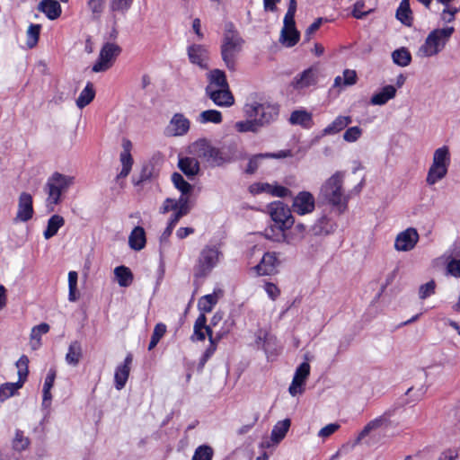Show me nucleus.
<instances>
[{"label":"nucleus","instance_id":"nucleus-1","mask_svg":"<svg viewBox=\"0 0 460 460\" xmlns=\"http://www.w3.org/2000/svg\"><path fill=\"white\" fill-rule=\"evenodd\" d=\"M344 172H336L322 185L319 199L328 205L335 208L339 214H343L348 209L349 195L343 190Z\"/></svg>","mask_w":460,"mask_h":460},{"label":"nucleus","instance_id":"nucleus-2","mask_svg":"<svg viewBox=\"0 0 460 460\" xmlns=\"http://www.w3.org/2000/svg\"><path fill=\"white\" fill-rule=\"evenodd\" d=\"M243 40L235 30L233 22H226L221 45V57L229 71L236 70L237 56L240 53Z\"/></svg>","mask_w":460,"mask_h":460},{"label":"nucleus","instance_id":"nucleus-3","mask_svg":"<svg viewBox=\"0 0 460 460\" xmlns=\"http://www.w3.org/2000/svg\"><path fill=\"white\" fill-rule=\"evenodd\" d=\"M269 213L273 225L265 228L264 235L267 239L271 240V234H278V230H288L294 224L295 219L292 216L290 208L282 201H273L268 206Z\"/></svg>","mask_w":460,"mask_h":460},{"label":"nucleus","instance_id":"nucleus-4","mask_svg":"<svg viewBox=\"0 0 460 460\" xmlns=\"http://www.w3.org/2000/svg\"><path fill=\"white\" fill-rule=\"evenodd\" d=\"M243 111L248 118H254L260 127L262 128L278 119L279 106L269 102L252 101L245 103Z\"/></svg>","mask_w":460,"mask_h":460},{"label":"nucleus","instance_id":"nucleus-5","mask_svg":"<svg viewBox=\"0 0 460 460\" xmlns=\"http://www.w3.org/2000/svg\"><path fill=\"white\" fill-rule=\"evenodd\" d=\"M450 165V153L447 146L435 150L432 164L428 171L426 181L429 185H434L447 174Z\"/></svg>","mask_w":460,"mask_h":460},{"label":"nucleus","instance_id":"nucleus-6","mask_svg":"<svg viewBox=\"0 0 460 460\" xmlns=\"http://www.w3.org/2000/svg\"><path fill=\"white\" fill-rule=\"evenodd\" d=\"M454 32V27L433 30L426 38L424 44L420 49V51L426 57L437 55L444 49Z\"/></svg>","mask_w":460,"mask_h":460},{"label":"nucleus","instance_id":"nucleus-7","mask_svg":"<svg viewBox=\"0 0 460 460\" xmlns=\"http://www.w3.org/2000/svg\"><path fill=\"white\" fill-rule=\"evenodd\" d=\"M74 177L66 176L59 172H54L48 180L46 190L49 205H57L60 202L62 192L66 191L73 184Z\"/></svg>","mask_w":460,"mask_h":460},{"label":"nucleus","instance_id":"nucleus-8","mask_svg":"<svg viewBox=\"0 0 460 460\" xmlns=\"http://www.w3.org/2000/svg\"><path fill=\"white\" fill-rule=\"evenodd\" d=\"M220 252L215 246H206L199 256L197 264L194 267L195 279H201L208 276L213 268L217 264Z\"/></svg>","mask_w":460,"mask_h":460},{"label":"nucleus","instance_id":"nucleus-9","mask_svg":"<svg viewBox=\"0 0 460 460\" xmlns=\"http://www.w3.org/2000/svg\"><path fill=\"white\" fill-rule=\"evenodd\" d=\"M121 49L115 43L107 42L101 49L98 60L93 66V72H104L113 65Z\"/></svg>","mask_w":460,"mask_h":460},{"label":"nucleus","instance_id":"nucleus-10","mask_svg":"<svg viewBox=\"0 0 460 460\" xmlns=\"http://www.w3.org/2000/svg\"><path fill=\"white\" fill-rule=\"evenodd\" d=\"M306 234V226L302 223H297L288 230H278V234H270L271 241L277 243H287L288 244H296L302 241Z\"/></svg>","mask_w":460,"mask_h":460},{"label":"nucleus","instance_id":"nucleus-11","mask_svg":"<svg viewBox=\"0 0 460 460\" xmlns=\"http://www.w3.org/2000/svg\"><path fill=\"white\" fill-rule=\"evenodd\" d=\"M225 325L227 326L226 329L222 328L218 332L215 334V337H209V344L208 348L205 349L199 362V369H202L208 360L214 355L217 349L218 342L230 332V329L235 325V321L233 317L229 316L226 322Z\"/></svg>","mask_w":460,"mask_h":460},{"label":"nucleus","instance_id":"nucleus-12","mask_svg":"<svg viewBox=\"0 0 460 460\" xmlns=\"http://www.w3.org/2000/svg\"><path fill=\"white\" fill-rule=\"evenodd\" d=\"M199 156L212 166H221L231 162V157L219 148L208 145L205 140L200 142Z\"/></svg>","mask_w":460,"mask_h":460},{"label":"nucleus","instance_id":"nucleus-13","mask_svg":"<svg viewBox=\"0 0 460 460\" xmlns=\"http://www.w3.org/2000/svg\"><path fill=\"white\" fill-rule=\"evenodd\" d=\"M315 208V200L313 194L309 191H300L293 199L292 209L300 216L313 212Z\"/></svg>","mask_w":460,"mask_h":460},{"label":"nucleus","instance_id":"nucleus-14","mask_svg":"<svg viewBox=\"0 0 460 460\" xmlns=\"http://www.w3.org/2000/svg\"><path fill=\"white\" fill-rule=\"evenodd\" d=\"M419 237L417 230L413 227H409L397 234L394 241V248L401 252L411 251L416 246Z\"/></svg>","mask_w":460,"mask_h":460},{"label":"nucleus","instance_id":"nucleus-15","mask_svg":"<svg viewBox=\"0 0 460 460\" xmlns=\"http://www.w3.org/2000/svg\"><path fill=\"white\" fill-rule=\"evenodd\" d=\"M283 23L280 39L285 46L294 47L300 40V32L296 28L295 17L284 16Z\"/></svg>","mask_w":460,"mask_h":460},{"label":"nucleus","instance_id":"nucleus-16","mask_svg":"<svg viewBox=\"0 0 460 460\" xmlns=\"http://www.w3.org/2000/svg\"><path fill=\"white\" fill-rule=\"evenodd\" d=\"M310 375V365L307 362L301 363L296 369L293 380L288 388V392L292 396H296L298 394L304 392V385L305 381Z\"/></svg>","mask_w":460,"mask_h":460},{"label":"nucleus","instance_id":"nucleus-17","mask_svg":"<svg viewBox=\"0 0 460 460\" xmlns=\"http://www.w3.org/2000/svg\"><path fill=\"white\" fill-rule=\"evenodd\" d=\"M290 155H291L290 150H280L277 153H261V154L253 155L249 158V161H248L247 166L244 170V172L249 175L254 174L257 172L261 160H263V159H266V158L282 159V158L288 157Z\"/></svg>","mask_w":460,"mask_h":460},{"label":"nucleus","instance_id":"nucleus-18","mask_svg":"<svg viewBox=\"0 0 460 460\" xmlns=\"http://www.w3.org/2000/svg\"><path fill=\"white\" fill-rule=\"evenodd\" d=\"M34 215L33 199L28 192H22L18 199V209L15 220L27 222L32 218Z\"/></svg>","mask_w":460,"mask_h":460},{"label":"nucleus","instance_id":"nucleus-19","mask_svg":"<svg viewBox=\"0 0 460 460\" xmlns=\"http://www.w3.org/2000/svg\"><path fill=\"white\" fill-rule=\"evenodd\" d=\"M132 362L133 355L129 352L125 357L124 361L116 367L114 373V385L117 390H121L125 387L130 374Z\"/></svg>","mask_w":460,"mask_h":460},{"label":"nucleus","instance_id":"nucleus-20","mask_svg":"<svg viewBox=\"0 0 460 460\" xmlns=\"http://www.w3.org/2000/svg\"><path fill=\"white\" fill-rule=\"evenodd\" d=\"M205 94L219 107H230L234 103V97L230 87L205 90Z\"/></svg>","mask_w":460,"mask_h":460},{"label":"nucleus","instance_id":"nucleus-21","mask_svg":"<svg viewBox=\"0 0 460 460\" xmlns=\"http://www.w3.org/2000/svg\"><path fill=\"white\" fill-rule=\"evenodd\" d=\"M190 62L201 69H208V51L203 45L192 44L187 49Z\"/></svg>","mask_w":460,"mask_h":460},{"label":"nucleus","instance_id":"nucleus-22","mask_svg":"<svg viewBox=\"0 0 460 460\" xmlns=\"http://www.w3.org/2000/svg\"><path fill=\"white\" fill-rule=\"evenodd\" d=\"M279 264L277 253L275 252H265L260 263L255 266V270L260 276L272 275L277 271Z\"/></svg>","mask_w":460,"mask_h":460},{"label":"nucleus","instance_id":"nucleus-23","mask_svg":"<svg viewBox=\"0 0 460 460\" xmlns=\"http://www.w3.org/2000/svg\"><path fill=\"white\" fill-rule=\"evenodd\" d=\"M190 122L182 113H175L166 128V133L169 136H183L190 129Z\"/></svg>","mask_w":460,"mask_h":460},{"label":"nucleus","instance_id":"nucleus-24","mask_svg":"<svg viewBox=\"0 0 460 460\" xmlns=\"http://www.w3.org/2000/svg\"><path fill=\"white\" fill-rule=\"evenodd\" d=\"M212 326L211 324H207V316L204 314H199L194 323L193 333L190 340L192 341H203L206 336H208V339L210 336L215 337Z\"/></svg>","mask_w":460,"mask_h":460},{"label":"nucleus","instance_id":"nucleus-25","mask_svg":"<svg viewBox=\"0 0 460 460\" xmlns=\"http://www.w3.org/2000/svg\"><path fill=\"white\" fill-rule=\"evenodd\" d=\"M317 83V70L313 66L304 70L302 73L297 74L291 83V85L296 89H304L316 84Z\"/></svg>","mask_w":460,"mask_h":460},{"label":"nucleus","instance_id":"nucleus-26","mask_svg":"<svg viewBox=\"0 0 460 460\" xmlns=\"http://www.w3.org/2000/svg\"><path fill=\"white\" fill-rule=\"evenodd\" d=\"M208 84L205 90L230 87L225 71L215 68L206 75Z\"/></svg>","mask_w":460,"mask_h":460},{"label":"nucleus","instance_id":"nucleus-27","mask_svg":"<svg viewBox=\"0 0 460 460\" xmlns=\"http://www.w3.org/2000/svg\"><path fill=\"white\" fill-rule=\"evenodd\" d=\"M390 416L391 414L389 412H385L384 414L367 422L363 429L359 432L357 438V441H361L363 438L368 436L371 431L380 429L383 426H387L390 422Z\"/></svg>","mask_w":460,"mask_h":460},{"label":"nucleus","instance_id":"nucleus-28","mask_svg":"<svg viewBox=\"0 0 460 460\" xmlns=\"http://www.w3.org/2000/svg\"><path fill=\"white\" fill-rule=\"evenodd\" d=\"M337 228V224L330 217L323 216L312 226L314 235H328Z\"/></svg>","mask_w":460,"mask_h":460},{"label":"nucleus","instance_id":"nucleus-29","mask_svg":"<svg viewBox=\"0 0 460 460\" xmlns=\"http://www.w3.org/2000/svg\"><path fill=\"white\" fill-rule=\"evenodd\" d=\"M288 121L292 125H299L306 129L311 128L314 125L312 113L305 110H296L292 111Z\"/></svg>","mask_w":460,"mask_h":460},{"label":"nucleus","instance_id":"nucleus-30","mask_svg":"<svg viewBox=\"0 0 460 460\" xmlns=\"http://www.w3.org/2000/svg\"><path fill=\"white\" fill-rule=\"evenodd\" d=\"M146 243V231L142 226H135L128 236V244L135 251L142 250Z\"/></svg>","mask_w":460,"mask_h":460},{"label":"nucleus","instance_id":"nucleus-31","mask_svg":"<svg viewBox=\"0 0 460 460\" xmlns=\"http://www.w3.org/2000/svg\"><path fill=\"white\" fill-rule=\"evenodd\" d=\"M39 10L42 12L49 20L58 19L62 13L59 2L52 0H41L39 4Z\"/></svg>","mask_w":460,"mask_h":460},{"label":"nucleus","instance_id":"nucleus-32","mask_svg":"<svg viewBox=\"0 0 460 460\" xmlns=\"http://www.w3.org/2000/svg\"><path fill=\"white\" fill-rule=\"evenodd\" d=\"M352 122L350 116H338L331 124L324 128L322 131V136L335 135Z\"/></svg>","mask_w":460,"mask_h":460},{"label":"nucleus","instance_id":"nucleus-33","mask_svg":"<svg viewBox=\"0 0 460 460\" xmlns=\"http://www.w3.org/2000/svg\"><path fill=\"white\" fill-rule=\"evenodd\" d=\"M395 17L405 26L411 27L413 23V14L410 1L402 0L395 13Z\"/></svg>","mask_w":460,"mask_h":460},{"label":"nucleus","instance_id":"nucleus-34","mask_svg":"<svg viewBox=\"0 0 460 460\" xmlns=\"http://www.w3.org/2000/svg\"><path fill=\"white\" fill-rule=\"evenodd\" d=\"M178 167L189 178L197 175L199 172V163L192 157L181 158Z\"/></svg>","mask_w":460,"mask_h":460},{"label":"nucleus","instance_id":"nucleus-35","mask_svg":"<svg viewBox=\"0 0 460 460\" xmlns=\"http://www.w3.org/2000/svg\"><path fill=\"white\" fill-rule=\"evenodd\" d=\"M114 275L119 286L121 288H128L133 283L134 275L127 266L120 265L116 267L114 269Z\"/></svg>","mask_w":460,"mask_h":460},{"label":"nucleus","instance_id":"nucleus-36","mask_svg":"<svg viewBox=\"0 0 460 460\" xmlns=\"http://www.w3.org/2000/svg\"><path fill=\"white\" fill-rule=\"evenodd\" d=\"M396 94V89L393 85H386L379 93H375L371 99L372 105H384Z\"/></svg>","mask_w":460,"mask_h":460},{"label":"nucleus","instance_id":"nucleus-37","mask_svg":"<svg viewBox=\"0 0 460 460\" xmlns=\"http://www.w3.org/2000/svg\"><path fill=\"white\" fill-rule=\"evenodd\" d=\"M82 358L83 349L81 343L78 341H72L66 354V363L70 366L75 367L79 364Z\"/></svg>","mask_w":460,"mask_h":460},{"label":"nucleus","instance_id":"nucleus-38","mask_svg":"<svg viewBox=\"0 0 460 460\" xmlns=\"http://www.w3.org/2000/svg\"><path fill=\"white\" fill-rule=\"evenodd\" d=\"M65 225V219L62 216L53 215L48 220V225L44 230L43 235L45 239H50L56 235L60 227Z\"/></svg>","mask_w":460,"mask_h":460},{"label":"nucleus","instance_id":"nucleus-39","mask_svg":"<svg viewBox=\"0 0 460 460\" xmlns=\"http://www.w3.org/2000/svg\"><path fill=\"white\" fill-rule=\"evenodd\" d=\"M95 97V90L93 83L88 82L76 99V105L83 109L90 104Z\"/></svg>","mask_w":460,"mask_h":460},{"label":"nucleus","instance_id":"nucleus-40","mask_svg":"<svg viewBox=\"0 0 460 460\" xmlns=\"http://www.w3.org/2000/svg\"><path fill=\"white\" fill-rule=\"evenodd\" d=\"M154 167L152 164H144L137 177L132 178V183L135 187L139 188L137 191L142 190V184L147 181H150L153 177Z\"/></svg>","mask_w":460,"mask_h":460},{"label":"nucleus","instance_id":"nucleus-41","mask_svg":"<svg viewBox=\"0 0 460 460\" xmlns=\"http://www.w3.org/2000/svg\"><path fill=\"white\" fill-rule=\"evenodd\" d=\"M119 160L122 165V169L119 173L117 175L116 180L119 181L120 179H125L128 176L131 172L134 160L131 155V153L121 152L119 155Z\"/></svg>","mask_w":460,"mask_h":460},{"label":"nucleus","instance_id":"nucleus-42","mask_svg":"<svg viewBox=\"0 0 460 460\" xmlns=\"http://www.w3.org/2000/svg\"><path fill=\"white\" fill-rule=\"evenodd\" d=\"M291 421L289 419L278 421L271 431V438L276 442L282 440L288 433Z\"/></svg>","mask_w":460,"mask_h":460},{"label":"nucleus","instance_id":"nucleus-43","mask_svg":"<svg viewBox=\"0 0 460 460\" xmlns=\"http://www.w3.org/2000/svg\"><path fill=\"white\" fill-rule=\"evenodd\" d=\"M171 180L174 187L181 191V195H189L193 190V186L186 181L180 172H173L171 176Z\"/></svg>","mask_w":460,"mask_h":460},{"label":"nucleus","instance_id":"nucleus-44","mask_svg":"<svg viewBox=\"0 0 460 460\" xmlns=\"http://www.w3.org/2000/svg\"><path fill=\"white\" fill-rule=\"evenodd\" d=\"M24 384L21 381L15 383H4L0 385V402H4L22 387Z\"/></svg>","mask_w":460,"mask_h":460},{"label":"nucleus","instance_id":"nucleus-45","mask_svg":"<svg viewBox=\"0 0 460 460\" xmlns=\"http://www.w3.org/2000/svg\"><path fill=\"white\" fill-rule=\"evenodd\" d=\"M217 303V296L215 294L205 295L200 297L198 303V308L200 314L206 315L207 313H210L214 306Z\"/></svg>","mask_w":460,"mask_h":460},{"label":"nucleus","instance_id":"nucleus-46","mask_svg":"<svg viewBox=\"0 0 460 460\" xmlns=\"http://www.w3.org/2000/svg\"><path fill=\"white\" fill-rule=\"evenodd\" d=\"M357 73L355 70L345 69L343 71V79L338 75L334 79L333 86L341 87V85H353L357 83Z\"/></svg>","mask_w":460,"mask_h":460},{"label":"nucleus","instance_id":"nucleus-47","mask_svg":"<svg viewBox=\"0 0 460 460\" xmlns=\"http://www.w3.org/2000/svg\"><path fill=\"white\" fill-rule=\"evenodd\" d=\"M392 58L393 61L400 66H406L411 61V55L405 48L394 50L392 54Z\"/></svg>","mask_w":460,"mask_h":460},{"label":"nucleus","instance_id":"nucleus-48","mask_svg":"<svg viewBox=\"0 0 460 460\" xmlns=\"http://www.w3.org/2000/svg\"><path fill=\"white\" fill-rule=\"evenodd\" d=\"M30 438L24 436L22 430L17 429L12 446L14 451L22 452L29 447Z\"/></svg>","mask_w":460,"mask_h":460},{"label":"nucleus","instance_id":"nucleus-49","mask_svg":"<svg viewBox=\"0 0 460 460\" xmlns=\"http://www.w3.org/2000/svg\"><path fill=\"white\" fill-rule=\"evenodd\" d=\"M41 26L40 24L31 23L27 30V41L26 44L30 49L34 48L40 39Z\"/></svg>","mask_w":460,"mask_h":460},{"label":"nucleus","instance_id":"nucleus-50","mask_svg":"<svg viewBox=\"0 0 460 460\" xmlns=\"http://www.w3.org/2000/svg\"><path fill=\"white\" fill-rule=\"evenodd\" d=\"M16 367L18 368V380L24 384L29 375V358L26 355H22L16 362Z\"/></svg>","mask_w":460,"mask_h":460},{"label":"nucleus","instance_id":"nucleus-51","mask_svg":"<svg viewBox=\"0 0 460 460\" xmlns=\"http://www.w3.org/2000/svg\"><path fill=\"white\" fill-rule=\"evenodd\" d=\"M166 325L163 323H156L153 334L151 336V340L148 345V349L152 350L160 341V340L164 337L166 332Z\"/></svg>","mask_w":460,"mask_h":460},{"label":"nucleus","instance_id":"nucleus-52","mask_svg":"<svg viewBox=\"0 0 460 460\" xmlns=\"http://www.w3.org/2000/svg\"><path fill=\"white\" fill-rule=\"evenodd\" d=\"M213 456L214 450L210 446L201 445L195 449L191 460H212Z\"/></svg>","mask_w":460,"mask_h":460},{"label":"nucleus","instance_id":"nucleus-53","mask_svg":"<svg viewBox=\"0 0 460 460\" xmlns=\"http://www.w3.org/2000/svg\"><path fill=\"white\" fill-rule=\"evenodd\" d=\"M223 120L222 113L217 110H207L200 113L201 123H215L219 124Z\"/></svg>","mask_w":460,"mask_h":460},{"label":"nucleus","instance_id":"nucleus-54","mask_svg":"<svg viewBox=\"0 0 460 460\" xmlns=\"http://www.w3.org/2000/svg\"><path fill=\"white\" fill-rule=\"evenodd\" d=\"M235 123V128L238 132H257L261 127L254 118H250Z\"/></svg>","mask_w":460,"mask_h":460},{"label":"nucleus","instance_id":"nucleus-55","mask_svg":"<svg viewBox=\"0 0 460 460\" xmlns=\"http://www.w3.org/2000/svg\"><path fill=\"white\" fill-rule=\"evenodd\" d=\"M362 135V129L358 127H350L346 129V131L343 134V139L346 142L353 143L356 142Z\"/></svg>","mask_w":460,"mask_h":460},{"label":"nucleus","instance_id":"nucleus-56","mask_svg":"<svg viewBox=\"0 0 460 460\" xmlns=\"http://www.w3.org/2000/svg\"><path fill=\"white\" fill-rule=\"evenodd\" d=\"M436 282L431 279L430 281L423 284L419 288V297L420 299H426L427 297L435 294Z\"/></svg>","mask_w":460,"mask_h":460},{"label":"nucleus","instance_id":"nucleus-57","mask_svg":"<svg viewBox=\"0 0 460 460\" xmlns=\"http://www.w3.org/2000/svg\"><path fill=\"white\" fill-rule=\"evenodd\" d=\"M271 184L268 182H254L249 186V191L252 195L267 193L270 195Z\"/></svg>","mask_w":460,"mask_h":460},{"label":"nucleus","instance_id":"nucleus-58","mask_svg":"<svg viewBox=\"0 0 460 460\" xmlns=\"http://www.w3.org/2000/svg\"><path fill=\"white\" fill-rule=\"evenodd\" d=\"M270 195L278 198L291 197L292 191L287 187L279 185L277 182L271 184Z\"/></svg>","mask_w":460,"mask_h":460},{"label":"nucleus","instance_id":"nucleus-59","mask_svg":"<svg viewBox=\"0 0 460 460\" xmlns=\"http://www.w3.org/2000/svg\"><path fill=\"white\" fill-rule=\"evenodd\" d=\"M133 0H112L111 8L114 12L126 13L132 5Z\"/></svg>","mask_w":460,"mask_h":460},{"label":"nucleus","instance_id":"nucleus-60","mask_svg":"<svg viewBox=\"0 0 460 460\" xmlns=\"http://www.w3.org/2000/svg\"><path fill=\"white\" fill-rule=\"evenodd\" d=\"M340 428L341 426L338 423H330L319 430L318 436L323 438H329L333 433H335Z\"/></svg>","mask_w":460,"mask_h":460},{"label":"nucleus","instance_id":"nucleus-61","mask_svg":"<svg viewBox=\"0 0 460 460\" xmlns=\"http://www.w3.org/2000/svg\"><path fill=\"white\" fill-rule=\"evenodd\" d=\"M49 331V325L46 323H42L39 325H36L32 328L31 331V339H37L38 341L40 340L41 336L43 334H46Z\"/></svg>","mask_w":460,"mask_h":460},{"label":"nucleus","instance_id":"nucleus-62","mask_svg":"<svg viewBox=\"0 0 460 460\" xmlns=\"http://www.w3.org/2000/svg\"><path fill=\"white\" fill-rule=\"evenodd\" d=\"M323 22V18H317L305 31V40L309 41L312 39L314 33H315L321 27Z\"/></svg>","mask_w":460,"mask_h":460},{"label":"nucleus","instance_id":"nucleus-63","mask_svg":"<svg viewBox=\"0 0 460 460\" xmlns=\"http://www.w3.org/2000/svg\"><path fill=\"white\" fill-rule=\"evenodd\" d=\"M264 290L272 300H276L280 295V289L272 282H266L264 285Z\"/></svg>","mask_w":460,"mask_h":460},{"label":"nucleus","instance_id":"nucleus-64","mask_svg":"<svg viewBox=\"0 0 460 460\" xmlns=\"http://www.w3.org/2000/svg\"><path fill=\"white\" fill-rule=\"evenodd\" d=\"M447 270L451 276L460 278V259L451 260L447 263Z\"/></svg>","mask_w":460,"mask_h":460}]
</instances>
